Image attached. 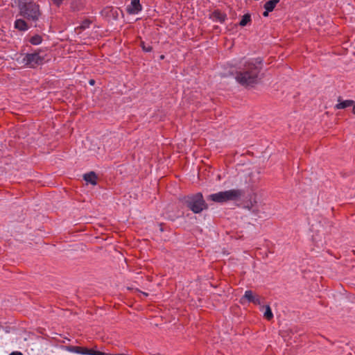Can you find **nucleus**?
<instances>
[{"label": "nucleus", "mask_w": 355, "mask_h": 355, "mask_svg": "<svg viewBox=\"0 0 355 355\" xmlns=\"http://www.w3.org/2000/svg\"><path fill=\"white\" fill-rule=\"evenodd\" d=\"M263 68L262 59L254 58L244 62L239 70L235 73V79L241 85L253 87L259 80V74Z\"/></svg>", "instance_id": "nucleus-1"}, {"label": "nucleus", "mask_w": 355, "mask_h": 355, "mask_svg": "<svg viewBox=\"0 0 355 355\" xmlns=\"http://www.w3.org/2000/svg\"><path fill=\"white\" fill-rule=\"evenodd\" d=\"M18 8L19 15L37 27V22L42 16L40 5L33 0H19Z\"/></svg>", "instance_id": "nucleus-2"}, {"label": "nucleus", "mask_w": 355, "mask_h": 355, "mask_svg": "<svg viewBox=\"0 0 355 355\" xmlns=\"http://www.w3.org/2000/svg\"><path fill=\"white\" fill-rule=\"evenodd\" d=\"M180 201L187 208L194 214H200L209 208L207 203L200 192L185 196L180 198Z\"/></svg>", "instance_id": "nucleus-3"}, {"label": "nucleus", "mask_w": 355, "mask_h": 355, "mask_svg": "<svg viewBox=\"0 0 355 355\" xmlns=\"http://www.w3.org/2000/svg\"><path fill=\"white\" fill-rule=\"evenodd\" d=\"M244 195L241 189H230L209 195L208 200L216 202L223 203L228 201L238 200Z\"/></svg>", "instance_id": "nucleus-4"}, {"label": "nucleus", "mask_w": 355, "mask_h": 355, "mask_svg": "<svg viewBox=\"0 0 355 355\" xmlns=\"http://www.w3.org/2000/svg\"><path fill=\"white\" fill-rule=\"evenodd\" d=\"M40 50L30 53L21 54L17 58L18 63L25 67L35 69L44 63V58L40 55Z\"/></svg>", "instance_id": "nucleus-5"}, {"label": "nucleus", "mask_w": 355, "mask_h": 355, "mask_svg": "<svg viewBox=\"0 0 355 355\" xmlns=\"http://www.w3.org/2000/svg\"><path fill=\"white\" fill-rule=\"evenodd\" d=\"M66 350L69 352L83 354V355H104L105 353L100 351H96L93 349H88L87 347L80 346L68 345L65 346Z\"/></svg>", "instance_id": "nucleus-6"}, {"label": "nucleus", "mask_w": 355, "mask_h": 355, "mask_svg": "<svg viewBox=\"0 0 355 355\" xmlns=\"http://www.w3.org/2000/svg\"><path fill=\"white\" fill-rule=\"evenodd\" d=\"M52 3L60 8L63 3L64 0H51ZM86 3V0H71L70 1V10L72 12H78L84 9Z\"/></svg>", "instance_id": "nucleus-7"}, {"label": "nucleus", "mask_w": 355, "mask_h": 355, "mask_svg": "<svg viewBox=\"0 0 355 355\" xmlns=\"http://www.w3.org/2000/svg\"><path fill=\"white\" fill-rule=\"evenodd\" d=\"M142 10L140 0H131L130 5L126 8L127 12L130 15L137 14Z\"/></svg>", "instance_id": "nucleus-8"}, {"label": "nucleus", "mask_w": 355, "mask_h": 355, "mask_svg": "<svg viewBox=\"0 0 355 355\" xmlns=\"http://www.w3.org/2000/svg\"><path fill=\"white\" fill-rule=\"evenodd\" d=\"M245 299L248 300L249 302H252L256 305H259L261 304L260 297L259 295H254V293L251 290L245 291L244 295L241 298V300Z\"/></svg>", "instance_id": "nucleus-9"}, {"label": "nucleus", "mask_w": 355, "mask_h": 355, "mask_svg": "<svg viewBox=\"0 0 355 355\" xmlns=\"http://www.w3.org/2000/svg\"><path fill=\"white\" fill-rule=\"evenodd\" d=\"M209 18L216 22L223 24L227 19V15L219 10H215L209 16Z\"/></svg>", "instance_id": "nucleus-10"}, {"label": "nucleus", "mask_w": 355, "mask_h": 355, "mask_svg": "<svg viewBox=\"0 0 355 355\" xmlns=\"http://www.w3.org/2000/svg\"><path fill=\"white\" fill-rule=\"evenodd\" d=\"M15 28L20 31H26L28 30L30 26L25 21V19H17L15 21Z\"/></svg>", "instance_id": "nucleus-11"}, {"label": "nucleus", "mask_w": 355, "mask_h": 355, "mask_svg": "<svg viewBox=\"0 0 355 355\" xmlns=\"http://www.w3.org/2000/svg\"><path fill=\"white\" fill-rule=\"evenodd\" d=\"M338 103L335 105V109L341 110L345 109L348 107H351L354 105V101L353 100H345L343 101L341 97H339L338 99Z\"/></svg>", "instance_id": "nucleus-12"}, {"label": "nucleus", "mask_w": 355, "mask_h": 355, "mask_svg": "<svg viewBox=\"0 0 355 355\" xmlns=\"http://www.w3.org/2000/svg\"><path fill=\"white\" fill-rule=\"evenodd\" d=\"M84 180L92 184V185H96L97 184V176L96 173L93 171L85 173L83 176Z\"/></svg>", "instance_id": "nucleus-13"}, {"label": "nucleus", "mask_w": 355, "mask_h": 355, "mask_svg": "<svg viewBox=\"0 0 355 355\" xmlns=\"http://www.w3.org/2000/svg\"><path fill=\"white\" fill-rule=\"evenodd\" d=\"M279 2V0H269L265 3L263 8L268 11H272Z\"/></svg>", "instance_id": "nucleus-14"}, {"label": "nucleus", "mask_w": 355, "mask_h": 355, "mask_svg": "<svg viewBox=\"0 0 355 355\" xmlns=\"http://www.w3.org/2000/svg\"><path fill=\"white\" fill-rule=\"evenodd\" d=\"M42 37L36 34L29 39V42L33 45H39L42 43Z\"/></svg>", "instance_id": "nucleus-15"}, {"label": "nucleus", "mask_w": 355, "mask_h": 355, "mask_svg": "<svg viewBox=\"0 0 355 355\" xmlns=\"http://www.w3.org/2000/svg\"><path fill=\"white\" fill-rule=\"evenodd\" d=\"M251 21V15L249 13L245 14L239 22L241 26H246Z\"/></svg>", "instance_id": "nucleus-16"}, {"label": "nucleus", "mask_w": 355, "mask_h": 355, "mask_svg": "<svg viewBox=\"0 0 355 355\" xmlns=\"http://www.w3.org/2000/svg\"><path fill=\"white\" fill-rule=\"evenodd\" d=\"M263 315L267 320H270L273 318V314L269 305L266 306V311Z\"/></svg>", "instance_id": "nucleus-17"}, {"label": "nucleus", "mask_w": 355, "mask_h": 355, "mask_svg": "<svg viewBox=\"0 0 355 355\" xmlns=\"http://www.w3.org/2000/svg\"><path fill=\"white\" fill-rule=\"evenodd\" d=\"M140 46L144 52H151L153 47L150 44H146L144 41H141Z\"/></svg>", "instance_id": "nucleus-18"}, {"label": "nucleus", "mask_w": 355, "mask_h": 355, "mask_svg": "<svg viewBox=\"0 0 355 355\" xmlns=\"http://www.w3.org/2000/svg\"><path fill=\"white\" fill-rule=\"evenodd\" d=\"M91 21L89 20V19H85L84 21H83V22L81 23L80 26H79V28L81 29V30H85L87 28L89 27V25L91 24Z\"/></svg>", "instance_id": "nucleus-19"}, {"label": "nucleus", "mask_w": 355, "mask_h": 355, "mask_svg": "<svg viewBox=\"0 0 355 355\" xmlns=\"http://www.w3.org/2000/svg\"><path fill=\"white\" fill-rule=\"evenodd\" d=\"M9 355H23V354L21 352H12Z\"/></svg>", "instance_id": "nucleus-20"}, {"label": "nucleus", "mask_w": 355, "mask_h": 355, "mask_svg": "<svg viewBox=\"0 0 355 355\" xmlns=\"http://www.w3.org/2000/svg\"><path fill=\"white\" fill-rule=\"evenodd\" d=\"M270 11H268L267 10H266L263 12V17H268V13L270 12Z\"/></svg>", "instance_id": "nucleus-21"}, {"label": "nucleus", "mask_w": 355, "mask_h": 355, "mask_svg": "<svg viewBox=\"0 0 355 355\" xmlns=\"http://www.w3.org/2000/svg\"><path fill=\"white\" fill-rule=\"evenodd\" d=\"M89 83L91 85H94L95 84V80H93V79H91V80H89Z\"/></svg>", "instance_id": "nucleus-22"}, {"label": "nucleus", "mask_w": 355, "mask_h": 355, "mask_svg": "<svg viewBox=\"0 0 355 355\" xmlns=\"http://www.w3.org/2000/svg\"><path fill=\"white\" fill-rule=\"evenodd\" d=\"M352 106H353L352 112H353L354 114H355V102H354V105Z\"/></svg>", "instance_id": "nucleus-23"}, {"label": "nucleus", "mask_w": 355, "mask_h": 355, "mask_svg": "<svg viewBox=\"0 0 355 355\" xmlns=\"http://www.w3.org/2000/svg\"><path fill=\"white\" fill-rule=\"evenodd\" d=\"M164 55H162L160 56V59H161V60H162V59H164Z\"/></svg>", "instance_id": "nucleus-24"}, {"label": "nucleus", "mask_w": 355, "mask_h": 355, "mask_svg": "<svg viewBox=\"0 0 355 355\" xmlns=\"http://www.w3.org/2000/svg\"><path fill=\"white\" fill-rule=\"evenodd\" d=\"M118 355H124V354H118Z\"/></svg>", "instance_id": "nucleus-25"}]
</instances>
